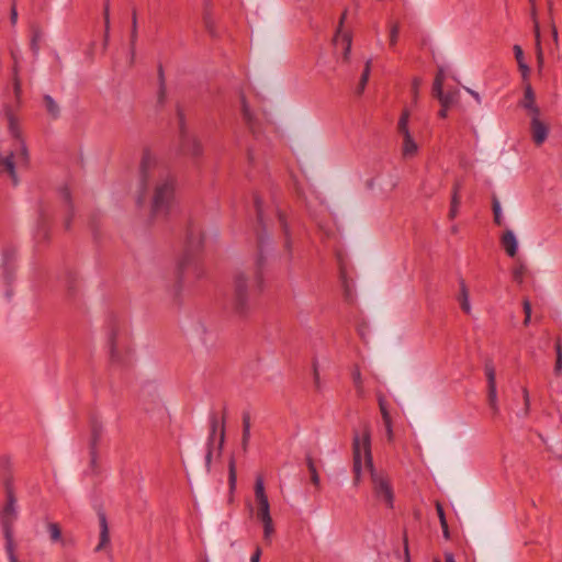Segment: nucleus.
Listing matches in <instances>:
<instances>
[{"label":"nucleus","instance_id":"nucleus-15","mask_svg":"<svg viewBox=\"0 0 562 562\" xmlns=\"http://www.w3.org/2000/svg\"><path fill=\"white\" fill-rule=\"evenodd\" d=\"M0 477L4 491L14 490L13 464L9 456H0Z\"/></svg>","mask_w":562,"mask_h":562},{"label":"nucleus","instance_id":"nucleus-8","mask_svg":"<svg viewBox=\"0 0 562 562\" xmlns=\"http://www.w3.org/2000/svg\"><path fill=\"white\" fill-rule=\"evenodd\" d=\"M408 121L409 112L404 110L397 123V131L403 136L402 154L405 158L414 157L418 151V145L408 128Z\"/></svg>","mask_w":562,"mask_h":562},{"label":"nucleus","instance_id":"nucleus-52","mask_svg":"<svg viewBox=\"0 0 562 562\" xmlns=\"http://www.w3.org/2000/svg\"><path fill=\"white\" fill-rule=\"evenodd\" d=\"M13 91L16 98V102L20 103L21 93H22V83L18 75L13 77Z\"/></svg>","mask_w":562,"mask_h":562},{"label":"nucleus","instance_id":"nucleus-29","mask_svg":"<svg viewBox=\"0 0 562 562\" xmlns=\"http://www.w3.org/2000/svg\"><path fill=\"white\" fill-rule=\"evenodd\" d=\"M305 462H306V467H307L310 475H311V482L316 487H319V485H321L319 474L317 472V469H316V465H315V461H314V459L312 457V453L310 451L306 452V454H305Z\"/></svg>","mask_w":562,"mask_h":562},{"label":"nucleus","instance_id":"nucleus-17","mask_svg":"<svg viewBox=\"0 0 562 562\" xmlns=\"http://www.w3.org/2000/svg\"><path fill=\"white\" fill-rule=\"evenodd\" d=\"M90 450L98 449L99 441L101 440L103 434V424L97 416H91L90 418Z\"/></svg>","mask_w":562,"mask_h":562},{"label":"nucleus","instance_id":"nucleus-18","mask_svg":"<svg viewBox=\"0 0 562 562\" xmlns=\"http://www.w3.org/2000/svg\"><path fill=\"white\" fill-rule=\"evenodd\" d=\"M536 95L530 83L525 86L524 99L520 101V105L528 110L531 115L540 114V110L536 104Z\"/></svg>","mask_w":562,"mask_h":562},{"label":"nucleus","instance_id":"nucleus-39","mask_svg":"<svg viewBox=\"0 0 562 562\" xmlns=\"http://www.w3.org/2000/svg\"><path fill=\"white\" fill-rule=\"evenodd\" d=\"M557 359L554 363L553 372L555 375H560L562 373V345L560 338L557 339L554 344Z\"/></svg>","mask_w":562,"mask_h":562},{"label":"nucleus","instance_id":"nucleus-53","mask_svg":"<svg viewBox=\"0 0 562 562\" xmlns=\"http://www.w3.org/2000/svg\"><path fill=\"white\" fill-rule=\"evenodd\" d=\"M312 368H313V376H314L315 386L317 390H319L321 381H319V372H318V361L316 358H313Z\"/></svg>","mask_w":562,"mask_h":562},{"label":"nucleus","instance_id":"nucleus-6","mask_svg":"<svg viewBox=\"0 0 562 562\" xmlns=\"http://www.w3.org/2000/svg\"><path fill=\"white\" fill-rule=\"evenodd\" d=\"M248 288V279L245 273H236L234 278V295L232 301L235 313L245 314L250 312Z\"/></svg>","mask_w":562,"mask_h":562},{"label":"nucleus","instance_id":"nucleus-20","mask_svg":"<svg viewBox=\"0 0 562 562\" xmlns=\"http://www.w3.org/2000/svg\"><path fill=\"white\" fill-rule=\"evenodd\" d=\"M340 282L344 289V295L347 301L353 300L355 283L353 280L348 277L346 267L341 263L339 268Z\"/></svg>","mask_w":562,"mask_h":562},{"label":"nucleus","instance_id":"nucleus-14","mask_svg":"<svg viewBox=\"0 0 562 562\" xmlns=\"http://www.w3.org/2000/svg\"><path fill=\"white\" fill-rule=\"evenodd\" d=\"M539 116L540 114L532 115L530 122L531 138L537 146L542 145L549 135L548 125Z\"/></svg>","mask_w":562,"mask_h":562},{"label":"nucleus","instance_id":"nucleus-9","mask_svg":"<svg viewBox=\"0 0 562 562\" xmlns=\"http://www.w3.org/2000/svg\"><path fill=\"white\" fill-rule=\"evenodd\" d=\"M258 239V254L255 261V273H254V281L251 283V291L252 292H261L263 290V272L267 266V256L265 255L263 244L265 239L263 236L258 233L257 235Z\"/></svg>","mask_w":562,"mask_h":562},{"label":"nucleus","instance_id":"nucleus-22","mask_svg":"<svg viewBox=\"0 0 562 562\" xmlns=\"http://www.w3.org/2000/svg\"><path fill=\"white\" fill-rule=\"evenodd\" d=\"M378 403H379V408H380V412L382 415L383 423H384L386 431H387L389 440H392V438H393L392 418H391V415H390L387 406H386L385 397L382 394L378 395Z\"/></svg>","mask_w":562,"mask_h":562},{"label":"nucleus","instance_id":"nucleus-36","mask_svg":"<svg viewBox=\"0 0 562 562\" xmlns=\"http://www.w3.org/2000/svg\"><path fill=\"white\" fill-rule=\"evenodd\" d=\"M226 418H227V407L226 405L223 407V414H222V420H221V431H220V438L217 443V452L218 454L222 453L224 442H225V432H226Z\"/></svg>","mask_w":562,"mask_h":562},{"label":"nucleus","instance_id":"nucleus-63","mask_svg":"<svg viewBox=\"0 0 562 562\" xmlns=\"http://www.w3.org/2000/svg\"><path fill=\"white\" fill-rule=\"evenodd\" d=\"M261 549L260 547H256L254 553L251 554L250 562H259L261 557Z\"/></svg>","mask_w":562,"mask_h":562},{"label":"nucleus","instance_id":"nucleus-49","mask_svg":"<svg viewBox=\"0 0 562 562\" xmlns=\"http://www.w3.org/2000/svg\"><path fill=\"white\" fill-rule=\"evenodd\" d=\"M204 25H205V29L207 30V32L212 35V36H215L216 35V32H215V27H214V21H213V18L210 13V11L206 9L205 12H204Z\"/></svg>","mask_w":562,"mask_h":562},{"label":"nucleus","instance_id":"nucleus-11","mask_svg":"<svg viewBox=\"0 0 562 562\" xmlns=\"http://www.w3.org/2000/svg\"><path fill=\"white\" fill-rule=\"evenodd\" d=\"M177 115H178V123H179V130H180L181 150L184 154H189L194 157L200 156L202 154V147L195 138L190 137L187 134V132L184 130V115H183L182 110L179 106L177 108Z\"/></svg>","mask_w":562,"mask_h":562},{"label":"nucleus","instance_id":"nucleus-47","mask_svg":"<svg viewBox=\"0 0 562 562\" xmlns=\"http://www.w3.org/2000/svg\"><path fill=\"white\" fill-rule=\"evenodd\" d=\"M352 380H353V384L357 389L358 395L362 396V394H363L362 379H361V373H360V370L358 367H356L355 370L352 371Z\"/></svg>","mask_w":562,"mask_h":562},{"label":"nucleus","instance_id":"nucleus-42","mask_svg":"<svg viewBox=\"0 0 562 562\" xmlns=\"http://www.w3.org/2000/svg\"><path fill=\"white\" fill-rule=\"evenodd\" d=\"M4 539H5V551H7L9 561L10 562H20L14 552L13 536H11L10 538H4Z\"/></svg>","mask_w":562,"mask_h":562},{"label":"nucleus","instance_id":"nucleus-5","mask_svg":"<svg viewBox=\"0 0 562 562\" xmlns=\"http://www.w3.org/2000/svg\"><path fill=\"white\" fill-rule=\"evenodd\" d=\"M255 498L258 505L257 518L263 526V540L270 543L276 530L270 515V504L265 492L263 479L261 476H258L255 482Z\"/></svg>","mask_w":562,"mask_h":562},{"label":"nucleus","instance_id":"nucleus-48","mask_svg":"<svg viewBox=\"0 0 562 562\" xmlns=\"http://www.w3.org/2000/svg\"><path fill=\"white\" fill-rule=\"evenodd\" d=\"M41 40L42 33L40 31H34L31 40V50L33 52L34 56L38 55Z\"/></svg>","mask_w":562,"mask_h":562},{"label":"nucleus","instance_id":"nucleus-44","mask_svg":"<svg viewBox=\"0 0 562 562\" xmlns=\"http://www.w3.org/2000/svg\"><path fill=\"white\" fill-rule=\"evenodd\" d=\"M254 203H255L258 223L262 226L263 229H266V224L263 222L262 201L259 195L256 194L254 196Z\"/></svg>","mask_w":562,"mask_h":562},{"label":"nucleus","instance_id":"nucleus-41","mask_svg":"<svg viewBox=\"0 0 562 562\" xmlns=\"http://www.w3.org/2000/svg\"><path fill=\"white\" fill-rule=\"evenodd\" d=\"M492 210H493L495 224L502 225V223H503L502 207H501V203L496 195H493V198H492Z\"/></svg>","mask_w":562,"mask_h":562},{"label":"nucleus","instance_id":"nucleus-33","mask_svg":"<svg viewBox=\"0 0 562 562\" xmlns=\"http://www.w3.org/2000/svg\"><path fill=\"white\" fill-rule=\"evenodd\" d=\"M220 426L217 414L214 412L210 413V434L207 437L206 446H214L216 431Z\"/></svg>","mask_w":562,"mask_h":562},{"label":"nucleus","instance_id":"nucleus-26","mask_svg":"<svg viewBox=\"0 0 562 562\" xmlns=\"http://www.w3.org/2000/svg\"><path fill=\"white\" fill-rule=\"evenodd\" d=\"M46 528H47V532L49 535V540L53 543H60L61 546H66V541L63 538V533H61V527L58 522L49 521V522H47Z\"/></svg>","mask_w":562,"mask_h":562},{"label":"nucleus","instance_id":"nucleus-25","mask_svg":"<svg viewBox=\"0 0 562 562\" xmlns=\"http://www.w3.org/2000/svg\"><path fill=\"white\" fill-rule=\"evenodd\" d=\"M59 194L61 196V199L65 201V203L68 205V215L65 220V223H64V226H65V229H70V226H71V221H72V217H74V206H72V203H71V194H70V191L67 187H61L59 189Z\"/></svg>","mask_w":562,"mask_h":562},{"label":"nucleus","instance_id":"nucleus-7","mask_svg":"<svg viewBox=\"0 0 562 562\" xmlns=\"http://www.w3.org/2000/svg\"><path fill=\"white\" fill-rule=\"evenodd\" d=\"M5 504L0 510V524L3 530L4 538L13 536V525L18 517L16 513V497L14 490L4 491Z\"/></svg>","mask_w":562,"mask_h":562},{"label":"nucleus","instance_id":"nucleus-45","mask_svg":"<svg viewBox=\"0 0 562 562\" xmlns=\"http://www.w3.org/2000/svg\"><path fill=\"white\" fill-rule=\"evenodd\" d=\"M445 81V71L442 68H439L432 83V92L441 93V88H443Z\"/></svg>","mask_w":562,"mask_h":562},{"label":"nucleus","instance_id":"nucleus-54","mask_svg":"<svg viewBox=\"0 0 562 562\" xmlns=\"http://www.w3.org/2000/svg\"><path fill=\"white\" fill-rule=\"evenodd\" d=\"M213 450H214V446H206V453H205V470H206V473L211 472Z\"/></svg>","mask_w":562,"mask_h":562},{"label":"nucleus","instance_id":"nucleus-37","mask_svg":"<svg viewBox=\"0 0 562 562\" xmlns=\"http://www.w3.org/2000/svg\"><path fill=\"white\" fill-rule=\"evenodd\" d=\"M136 41H137V15H136V10L134 9L132 12V31H131V41H130L131 42L132 59L134 58V55H135Z\"/></svg>","mask_w":562,"mask_h":562},{"label":"nucleus","instance_id":"nucleus-64","mask_svg":"<svg viewBox=\"0 0 562 562\" xmlns=\"http://www.w3.org/2000/svg\"><path fill=\"white\" fill-rule=\"evenodd\" d=\"M436 510H437L439 520L447 519L443 507L439 502H436Z\"/></svg>","mask_w":562,"mask_h":562},{"label":"nucleus","instance_id":"nucleus-59","mask_svg":"<svg viewBox=\"0 0 562 562\" xmlns=\"http://www.w3.org/2000/svg\"><path fill=\"white\" fill-rule=\"evenodd\" d=\"M514 54H515V58L517 60V64H519L520 61H525L524 59V52L521 49V47L519 45H515L514 46Z\"/></svg>","mask_w":562,"mask_h":562},{"label":"nucleus","instance_id":"nucleus-23","mask_svg":"<svg viewBox=\"0 0 562 562\" xmlns=\"http://www.w3.org/2000/svg\"><path fill=\"white\" fill-rule=\"evenodd\" d=\"M432 95L438 99L441 106H451L458 102L459 90L453 89L445 92L443 88H441V93L432 92Z\"/></svg>","mask_w":562,"mask_h":562},{"label":"nucleus","instance_id":"nucleus-46","mask_svg":"<svg viewBox=\"0 0 562 562\" xmlns=\"http://www.w3.org/2000/svg\"><path fill=\"white\" fill-rule=\"evenodd\" d=\"M19 144V153H18V160L21 164L27 165L29 164V150L24 143V140L18 142Z\"/></svg>","mask_w":562,"mask_h":562},{"label":"nucleus","instance_id":"nucleus-62","mask_svg":"<svg viewBox=\"0 0 562 562\" xmlns=\"http://www.w3.org/2000/svg\"><path fill=\"white\" fill-rule=\"evenodd\" d=\"M97 459H98V449L90 450V465L91 468H97Z\"/></svg>","mask_w":562,"mask_h":562},{"label":"nucleus","instance_id":"nucleus-12","mask_svg":"<svg viewBox=\"0 0 562 562\" xmlns=\"http://www.w3.org/2000/svg\"><path fill=\"white\" fill-rule=\"evenodd\" d=\"M484 370L487 380V401L494 414L498 413L497 392H496V371L491 358H486Z\"/></svg>","mask_w":562,"mask_h":562},{"label":"nucleus","instance_id":"nucleus-35","mask_svg":"<svg viewBox=\"0 0 562 562\" xmlns=\"http://www.w3.org/2000/svg\"><path fill=\"white\" fill-rule=\"evenodd\" d=\"M241 111H243L244 121L246 122V124L248 125L250 131L252 133H255L256 132L255 119H254V115H252V113L246 102V99L244 97L241 99Z\"/></svg>","mask_w":562,"mask_h":562},{"label":"nucleus","instance_id":"nucleus-28","mask_svg":"<svg viewBox=\"0 0 562 562\" xmlns=\"http://www.w3.org/2000/svg\"><path fill=\"white\" fill-rule=\"evenodd\" d=\"M43 103L46 109V112L52 119H58L60 115V109L54 98L49 94L43 95Z\"/></svg>","mask_w":562,"mask_h":562},{"label":"nucleus","instance_id":"nucleus-2","mask_svg":"<svg viewBox=\"0 0 562 562\" xmlns=\"http://www.w3.org/2000/svg\"><path fill=\"white\" fill-rule=\"evenodd\" d=\"M203 246V235L199 229L190 228L187 235L186 249L177 263L178 282L182 283L187 277L192 276L199 280L204 276V268L199 258Z\"/></svg>","mask_w":562,"mask_h":562},{"label":"nucleus","instance_id":"nucleus-40","mask_svg":"<svg viewBox=\"0 0 562 562\" xmlns=\"http://www.w3.org/2000/svg\"><path fill=\"white\" fill-rule=\"evenodd\" d=\"M278 218H279L280 226L285 236V247L288 249H290V247H291L290 229H289L288 222L285 220V215L281 211H278Z\"/></svg>","mask_w":562,"mask_h":562},{"label":"nucleus","instance_id":"nucleus-55","mask_svg":"<svg viewBox=\"0 0 562 562\" xmlns=\"http://www.w3.org/2000/svg\"><path fill=\"white\" fill-rule=\"evenodd\" d=\"M4 278L7 279L8 282L11 281L12 277H11V262H10V257L9 255H5V258H4Z\"/></svg>","mask_w":562,"mask_h":562},{"label":"nucleus","instance_id":"nucleus-38","mask_svg":"<svg viewBox=\"0 0 562 562\" xmlns=\"http://www.w3.org/2000/svg\"><path fill=\"white\" fill-rule=\"evenodd\" d=\"M370 71H371V59L367 60L364 69L362 71V74H361L360 81H359V85H358V88H357V93L358 94H361L364 91V88H366L367 82L369 80Z\"/></svg>","mask_w":562,"mask_h":562},{"label":"nucleus","instance_id":"nucleus-16","mask_svg":"<svg viewBox=\"0 0 562 562\" xmlns=\"http://www.w3.org/2000/svg\"><path fill=\"white\" fill-rule=\"evenodd\" d=\"M97 514H98L99 526H100V540H99V543L95 547L94 551L99 552L101 550H104L110 544V531H109L106 514L103 510V508L100 507L98 509Z\"/></svg>","mask_w":562,"mask_h":562},{"label":"nucleus","instance_id":"nucleus-31","mask_svg":"<svg viewBox=\"0 0 562 562\" xmlns=\"http://www.w3.org/2000/svg\"><path fill=\"white\" fill-rule=\"evenodd\" d=\"M460 189H461V183L457 181L453 184L452 196H451V205H450V210H449V217L451 220L457 216V214H458L459 204H460V198H459Z\"/></svg>","mask_w":562,"mask_h":562},{"label":"nucleus","instance_id":"nucleus-3","mask_svg":"<svg viewBox=\"0 0 562 562\" xmlns=\"http://www.w3.org/2000/svg\"><path fill=\"white\" fill-rule=\"evenodd\" d=\"M362 448L364 454L366 468L370 472L371 481L373 484V493L376 498L384 501L389 508L394 506V493L392 485L382 472H378L373 464V457L371 450V428L369 423H362Z\"/></svg>","mask_w":562,"mask_h":562},{"label":"nucleus","instance_id":"nucleus-57","mask_svg":"<svg viewBox=\"0 0 562 562\" xmlns=\"http://www.w3.org/2000/svg\"><path fill=\"white\" fill-rule=\"evenodd\" d=\"M344 41L346 42L344 57H345V59H348L350 50H351V36L347 33L344 34Z\"/></svg>","mask_w":562,"mask_h":562},{"label":"nucleus","instance_id":"nucleus-27","mask_svg":"<svg viewBox=\"0 0 562 562\" xmlns=\"http://www.w3.org/2000/svg\"><path fill=\"white\" fill-rule=\"evenodd\" d=\"M237 473H236V461L234 456L228 461V486H229V502L233 501V494L236 488Z\"/></svg>","mask_w":562,"mask_h":562},{"label":"nucleus","instance_id":"nucleus-4","mask_svg":"<svg viewBox=\"0 0 562 562\" xmlns=\"http://www.w3.org/2000/svg\"><path fill=\"white\" fill-rule=\"evenodd\" d=\"M176 178L168 171L159 173L151 199V214L167 216L175 202Z\"/></svg>","mask_w":562,"mask_h":562},{"label":"nucleus","instance_id":"nucleus-58","mask_svg":"<svg viewBox=\"0 0 562 562\" xmlns=\"http://www.w3.org/2000/svg\"><path fill=\"white\" fill-rule=\"evenodd\" d=\"M518 67H519V70L521 71V76H522L524 80H527L529 72H530L529 66L525 61H520L518 64Z\"/></svg>","mask_w":562,"mask_h":562},{"label":"nucleus","instance_id":"nucleus-43","mask_svg":"<svg viewBox=\"0 0 562 562\" xmlns=\"http://www.w3.org/2000/svg\"><path fill=\"white\" fill-rule=\"evenodd\" d=\"M4 539H5V551H7L9 561L10 562H20L14 552L13 536H11L10 538H4Z\"/></svg>","mask_w":562,"mask_h":562},{"label":"nucleus","instance_id":"nucleus-32","mask_svg":"<svg viewBox=\"0 0 562 562\" xmlns=\"http://www.w3.org/2000/svg\"><path fill=\"white\" fill-rule=\"evenodd\" d=\"M104 36L103 48L105 49L110 40V0H104L103 4Z\"/></svg>","mask_w":562,"mask_h":562},{"label":"nucleus","instance_id":"nucleus-51","mask_svg":"<svg viewBox=\"0 0 562 562\" xmlns=\"http://www.w3.org/2000/svg\"><path fill=\"white\" fill-rule=\"evenodd\" d=\"M198 327L195 328L196 335L205 342L206 341V334H207V326L201 322V318H198Z\"/></svg>","mask_w":562,"mask_h":562},{"label":"nucleus","instance_id":"nucleus-1","mask_svg":"<svg viewBox=\"0 0 562 562\" xmlns=\"http://www.w3.org/2000/svg\"><path fill=\"white\" fill-rule=\"evenodd\" d=\"M108 345L111 366L122 369L132 366L131 331L121 318H110L108 323Z\"/></svg>","mask_w":562,"mask_h":562},{"label":"nucleus","instance_id":"nucleus-10","mask_svg":"<svg viewBox=\"0 0 562 562\" xmlns=\"http://www.w3.org/2000/svg\"><path fill=\"white\" fill-rule=\"evenodd\" d=\"M157 161L156 158L148 151L145 150L143 153V157L139 166V183H140V194L137 198V204L142 205L145 200V191L148 188V178L151 171L156 168Z\"/></svg>","mask_w":562,"mask_h":562},{"label":"nucleus","instance_id":"nucleus-61","mask_svg":"<svg viewBox=\"0 0 562 562\" xmlns=\"http://www.w3.org/2000/svg\"><path fill=\"white\" fill-rule=\"evenodd\" d=\"M404 554H405V562H411L409 549H408V540H407L406 531L404 532Z\"/></svg>","mask_w":562,"mask_h":562},{"label":"nucleus","instance_id":"nucleus-56","mask_svg":"<svg viewBox=\"0 0 562 562\" xmlns=\"http://www.w3.org/2000/svg\"><path fill=\"white\" fill-rule=\"evenodd\" d=\"M167 97V87H158L157 102L159 105H164Z\"/></svg>","mask_w":562,"mask_h":562},{"label":"nucleus","instance_id":"nucleus-30","mask_svg":"<svg viewBox=\"0 0 562 562\" xmlns=\"http://www.w3.org/2000/svg\"><path fill=\"white\" fill-rule=\"evenodd\" d=\"M527 273H528V268H527L526 263L524 261H521L520 259H517L516 265L512 271L513 280L518 284H522Z\"/></svg>","mask_w":562,"mask_h":562},{"label":"nucleus","instance_id":"nucleus-21","mask_svg":"<svg viewBox=\"0 0 562 562\" xmlns=\"http://www.w3.org/2000/svg\"><path fill=\"white\" fill-rule=\"evenodd\" d=\"M502 246L509 257H515L517 254L518 243L513 231L508 229L502 237Z\"/></svg>","mask_w":562,"mask_h":562},{"label":"nucleus","instance_id":"nucleus-24","mask_svg":"<svg viewBox=\"0 0 562 562\" xmlns=\"http://www.w3.org/2000/svg\"><path fill=\"white\" fill-rule=\"evenodd\" d=\"M250 414L248 412L243 413V431H241V450L247 453L250 441Z\"/></svg>","mask_w":562,"mask_h":562},{"label":"nucleus","instance_id":"nucleus-60","mask_svg":"<svg viewBox=\"0 0 562 562\" xmlns=\"http://www.w3.org/2000/svg\"><path fill=\"white\" fill-rule=\"evenodd\" d=\"M158 86L159 87H166V78L164 68L161 65L158 66Z\"/></svg>","mask_w":562,"mask_h":562},{"label":"nucleus","instance_id":"nucleus-34","mask_svg":"<svg viewBox=\"0 0 562 562\" xmlns=\"http://www.w3.org/2000/svg\"><path fill=\"white\" fill-rule=\"evenodd\" d=\"M459 302H460V306H461V310L463 311V313L469 314L471 312V306H470V302H469V292H468L464 281H461V283H460Z\"/></svg>","mask_w":562,"mask_h":562},{"label":"nucleus","instance_id":"nucleus-50","mask_svg":"<svg viewBox=\"0 0 562 562\" xmlns=\"http://www.w3.org/2000/svg\"><path fill=\"white\" fill-rule=\"evenodd\" d=\"M400 34V24L397 22L393 23L391 25L390 30V46L393 48L395 47Z\"/></svg>","mask_w":562,"mask_h":562},{"label":"nucleus","instance_id":"nucleus-13","mask_svg":"<svg viewBox=\"0 0 562 562\" xmlns=\"http://www.w3.org/2000/svg\"><path fill=\"white\" fill-rule=\"evenodd\" d=\"M352 472H353V484L357 486L361 481L362 474V432L360 434L357 429L352 430Z\"/></svg>","mask_w":562,"mask_h":562},{"label":"nucleus","instance_id":"nucleus-19","mask_svg":"<svg viewBox=\"0 0 562 562\" xmlns=\"http://www.w3.org/2000/svg\"><path fill=\"white\" fill-rule=\"evenodd\" d=\"M4 113H5V117L8 120V128H9V133L11 134V136L16 142L23 140L22 139L21 130H20V125H19V121L15 117V115L13 114V111H12V109L9 105L4 106Z\"/></svg>","mask_w":562,"mask_h":562}]
</instances>
